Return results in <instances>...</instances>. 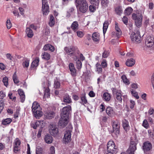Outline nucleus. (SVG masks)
I'll return each mask as SVG.
<instances>
[{"instance_id":"nucleus-39","label":"nucleus","mask_w":154,"mask_h":154,"mask_svg":"<svg viewBox=\"0 0 154 154\" xmlns=\"http://www.w3.org/2000/svg\"><path fill=\"white\" fill-rule=\"evenodd\" d=\"M130 91L131 94L133 96H134L137 99H138L139 98V97L137 92L135 91L133 89H131Z\"/></svg>"},{"instance_id":"nucleus-60","label":"nucleus","mask_w":154,"mask_h":154,"mask_svg":"<svg viewBox=\"0 0 154 154\" xmlns=\"http://www.w3.org/2000/svg\"><path fill=\"white\" fill-rule=\"evenodd\" d=\"M5 96V93L2 91H0V99H3Z\"/></svg>"},{"instance_id":"nucleus-45","label":"nucleus","mask_w":154,"mask_h":154,"mask_svg":"<svg viewBox=\"0 0 154 154\" xmlns=\"http://www.w3.org/2000/svg\"><path fill=\"white\" fill-rule=\"evenodd\" d=\"M91 3L96 6H98L99 4L100 0H89Z\"/></svg>"},{"instance_id":"nucleus-34","label":"nucleus","mask_w":154,"mask_h":154,"mask_svg":"<svg viewBox=\"0 0 154 154\" xmlns=\"http://www.w3.org/2000/svg\"><path fill=\"white\" fill-rule=\"evenodd\" d=\"M50 26L52 27L55 24L54 19V16L51 15L50 16L49 20L48 23Z\"/></svg>"},{"instance_id":"nucleus-3","label":"nucleus","mask_w":154,"mask_h":154,"mask_svg":"<svg viewBox=\"0 0 154 154\" xmlns=\"http://www.w3.org/2000/svg\"><path fill=\"white\" fill-rule=\"evenodd\" d=\"M76 6L78 10L82 13L85 12L88 8V4L86 1H84L81 3L76 5Z\"/></svg>"},{"instance_id":"nucleus-11","label":"nucleus","mask_w":154,"mask_h":154,"mask_svg":"<svg viewBox=\"0 0 154 154\" xmlns=\"http://www.w3.org/2000/svg\"><path fill=\"white\" fill-rule=\"evenodd\" d=\"M68 118L61 117V118L59 122V125L61 126L62 128L65 127L68 123Z\"/></svg>"},{"instance_id":"nucleus-54","label":"nucleus","mask_w":154,"mask_h":154,"mask_svg":"<svg viewBox=\"0 0 154 154\" xmlns=\"http://www.w3.org/2000/svg\"><path fill=\"white\" fill-rule=\"evenodd\" d=\"M97 68V71L98 72V73H99L102 72V69L101 67V66L100 64H97L96 65Z\"/></svg>"},{"instance_id":"nucleus-7","label":"nucleus","mask_w":154,"mask_h":154,"mask_svg":"<svg viewBox=\"0 0 154 154\" xmlns=\"http://www.w3.org/2000/svg\"><path fill=\"white\" fill-rule=\"evenodd\" d=\"M64 49L67 54L72 56V57L75 56V52L77 49L75 47L73 46L65 47Z\"/></svg>"},{"instance_id":"nucleus-47","label":"nucleus","mask_w":154,"mask_h":154,"mask_svg":"<svg viewBox=\"0 0 154 154\" xmlns=\"http://www.w3.org/2000/svg\"><path fill=\"white\" fill-rule=\"evenodd\" d=\"M60 82L57 80H55L54 86L56 88H60Z\"/></svg>"},{"instance_id":"nucleus-44","label":"nucleus","mask_w":154,"mask_h":154,"mask_svg":"<svg viewBox=\"0 0 154 154\" xmlns=\"http://www.w3.org/2000/svg\"><path fill=\"white\" fill-rule=\"evenodd\" d=\"M13 79L14 81V82L15 84H17L18 83L19 81L17 78V75H16V72H15L14 73L13 76Z\"/></svg>"},{"instance_id":"nucleus-37","label":"nucleus","mask_w":154,"mask_h":154,"mask_svg":"<svg viewBox=\"0 0 154 154\" xmlns=\"http://www.w3.org/2000/svg\"><path fill=\"white\" fill-rule=\"evenodd\" d=\"M136 149V147L134 146L133 147L129 146V148L127 150V152L128 154H134V152Z\"/></svg>"},{"instance_id":"nucleus-1","label":"nucleus","mask_w":154,"mask_h":154,"mask_svg":"<svg viewBox=\"0 0 154 154\" xmlns=\"http://www.w3.org/2000/svg\"><path fill=\"white\" fill-rule=\"evenodd\" d=\"M112 91L113 95L114 97L115 104L116 105H119L122 101V91L119 89L116 88H112Z\"/></svg>"},{"instance_id":"nucleus-8","label":"nucleus","mask_w":154,"mask_h":154,"mask_svg":"<svg viewBox=\"0 0 154 154\" xmlns=\"http://www.w3.org/2000/svg\"><path fill=\"white\" fill-rule=\"evenodd\" d=\"M145 45L148 47H152L154 45V38L151 36H147L145 40Z\"/></svg>"},{"instance_id":"nucleus-12","label":"nucleus","mask_w":154,"mask_h":154,"mask_svg":"<svg viewBox=\"0 0 154 154\" xmlns=\"http://www.w3.org/2000/svg\"><path fill=\"white\" fill-rule=\"evenodd\" d=\"M113 131L118 133L119 132V123L117 121L113 122L112 124Z\"/></svg>"},{"instance_id":"nucleus-38","label":"nucleus","mask_w":154,"mask_h":154,"mask_svg":"<svg viewBox=\"0 0 154 154\" xmlns=\"http://www.w3.org/2000/svg\"><path fill=\"white\" fill-rule=\"evenodd\" d=\"M12 121V119L10 118H7L2 121V123L5 125L9 124Z\"/></svg>"},{"instance_id":"nucleus-46","label":"nucleus","mask_w":154,"mask_h":154,"mask_svg":"<svg viewBox=\"0 0 154 154\" xmlns=\"http://www.w3.org/2000/svg\"><path fill=\"white\" fill-rule=\"evenodd\" d=\"M40 122L39 121H37L35 122L32 123L31 124V126L34 129H35L37 128V127L39 126Z\"/></svg>"},{"instance_id":"nucleus-31","label":"nucleus","mask_w":154,"mask_h":154,"mask_svg":"<svg viewBox=\"0 0 154 154\" xmlns=\"http://www.w3.org/2000/svg\"><path fill=\"white\" fill-rule=\"evenodd\" d=\"M81 99V101L80 102V103L84 105L85 104H87L88 102L85 94H83L82 95Z\"/></svg>"},{"instance_id":"nucleus-15","label":"nucleus","mask_w":154,"mask_h":154,"mask_svg":"<svg viewBox=\"0 0 154 154\" xmlns=\"http://www.w3.org/2000/svg\"><path fill=\"white\" fill-rule=\"evenodd\" d=\"M106 114L110 117H112L115 115V112L113 108L108 107L106 109Z\"/></svg>"},{"instance_id":"nucleus-17","label":"nucleus","mask_w":154,"mask_h":154,"mask_svg":"<svg viewBox=\"0 0 154 154\" xmlns=\"http://www.w3.org/2000/svg\"><path fill=\"white\" fill-rule=\"evenodd\" d=\"M72 58L76 61V66L77 68L79 70L81 69L82 67V63L80 60L79 59L78 57L76 56L72 57Z\"/></svg>"},{"instance_id":"nucleus-27","label":"nucleus","mask_w":154,"mask_h":154,"mask_svg":"<svg viewBox=\"0 0 154 154\" xmlns=\"http://www.w3.org/2000/svg\"><path fill=\"white\" fill-rule=\"evenodd\" d=\"M122 125L124 129L127 131L129 128V123L128 121L125 119H124L122 120Z\"/></svg>"},{"instance_id":"nucleus-48","label":"nucleus","mask_w":154,"mask_h":154,"mask_svg":"<svg viewBox=\"0 0 154 154\" xmlns=\"http://www.w3.org/2000/svg\"><path fill=\"white\" fill-rule=\"evenodd\" d=\"M20 144V140L18 138H16L14 140V146H19Z\"/></svg>"},{"instance_id":"nucleus-62","label":"nucleus","mask_w":154,"mask_h":154,"mask_svg":"<svg viewBox=\"0 0 154 154\" xmlns=\"http://www.w3.org/2000/svg\"><path fill=\"white\" fill-rule=\"evenodd\" d=\"M50 152L51 154H55V148L54 146H52L50 148Z\"/></svg>"},{"instance_id":"nucleus-50","label":"nucleus","mask_w":154,"mask_h":154,"mask_svg":"<svg viewBox=\"0 0 154 154\" xmlns=\"http://www.w3.org/2000/svg\"><path fill=\"white\" fill-rule=\"evenodd\" d=\"M142 125L146 128H148L149 127V124L146 120L145 119L144 120L142 124Z\"/></svg>"},{"instance_id":"nucleus-20","label":"nucleus","mask_w":154,"mask_h":154,"mask_svg":"<svg viewBox=\"0 0 154 154\" xmlns=\"http://www.w3.org/2000/svg\"><path fill=\"white\" fill-rule=\"evenodd\" d=\"M69 67L72 76H75L76 75V71L74 64L72 63H70L69 65Z\"/></svg>"},{"instance_id":"nucleus-21","label":"nucleus","mask_w":154,"mask_h":154,"mask_svg":"<svg viewBox=\"0 0 154 154\" xmlns=\"http://www.w3.org/2000/svg\"><path fill=\"white\" fill-rule=\"evenodd\" d=\"M44 140L46 143L50 144L52 142L53 137L51 135L47 134L45 136Z\"/></svg>"},{"instance_id":"nucleus-28","label":"nucleus","mask_w":154,"mask_h":154,"mask_svg":"<svg viewBox=\"0 0 154 154\" xmlns=\"http://www.w3.org/2000/svg\"><path fill=\"white\" fill-rule=\"evenodd\" d=\"M79 25L78 22L76 21H74L72 23L71 28L74 32H76L79 28Z\"/></svg>"},{"instance_id":"nucleus-49","label":"nucleus","mask_w":154,"mask_h":154,"mask_svg":"<svg viewBox=\"0 0 154 154\" xmlns=\"http://www.w3.org/2000/svg\"><path fill=\"white\" fill-rule=\"evenodd\" d=\"M29 65V60H26L23 63V65L24 67H28Z\"/></svg>"},{"instance_id":"nucleus-9","label":"nucleus","mask_w":154,"mask_h":154,"mask_svg":"<svg viewBox=\"0 0 154 154\" xmlns=\"http://www.w3.org/2000/svg\"><path fill=\"white\" fill-rule=\"evenodd\" d=\"M42 10L43 15H47L49 12V7L48 3L45 4V2H43L42 6Z\"/></svg>"},{"instance_id":"nucleus-63","label":"nucleus","mask_w":154,"mask_h":154,"mask_svg":"<svg viewBox=\"0 0 154 154\" xmlns=\"http://www.w3.org/2000/svg\"><path fill=\"white\" fill-rule=\"evenodd\" d=\"M20 150L19 146H14V151L15 153H16Z\"/></svg>"},{"instance_id":"nucleus-35","label":"nucleus","mask_w":154,"mask_h":154,"mask_svg":"<svg viewBox=\"0 0 154 154\" xmlns=\"http://www.w3.org/2000/svg\"><path fill=\"white\" fill-rule=\"evenodd\" d=\"M39 60L38 57H36L35 60L32 62L31 64V66L32 67H37L38 65Z\"/></svg>"},{"instance_id":"nucleus-57","label":"nucleus","mask_w":154,"mask_h":154,"mask_svg":"<svg viewBox=\"0 0 154 154\" xmlns=\"http://www.w3.org/2000/svg\"><path fill=\"white\" fill-rule=\"evenodd\" d=\"M8 96L9 97L10 99L12 100H13L14 101L16 100V97L15 96L13 97L12 93L11 92H9L8 94Z\"/></svg>"},{"instance_id":"nucleus-23","label":"nucleus","mask_w":154,"mask_h":154,"mask_svg":"<svg viewBox=\"0 0 154 154\" xmlns=\"http://www.w3.org/2000/svg\"><path fill=\"white\" fill-rule=\"evenodd\" d=\"M41 109V108L39 104L37 102L35 101L33 103L32 107V112Z\"/></svg>"},{"instance_id":"nucleus-33","label":"nucleus","mask_w":154,"mask_h":154,"mask_svg":"<svg viewBox=\"0 0 154 154\" xmlns=\"http://www.w3.org/2000/svg\"><path fill=\"white\" fill-rule=\"evenodd\" d=\"M115 28L116 32V35L117 37L120 36L122 34V32L118 26V24L116 22L115 24Z\"/></svg>"},{"instance_id":"nucleus-36","label":"nucleus","mask_w":154,"mask_h":154,"mask_svg":"<svg viewBox=\"0 0 154 154\" xmlns=\"http://www.w3.org/2000/svg\"><path fill=\"white\" fill-rule=\"evenodd\" d=\"M109 25V21L108 20L105 21L103 24V32L104 34L106 33L108 28Z\"/></svg>"},{"instance_id":"nucleus-6","label":"nucleus","mask_w":154,"mask_h":154,"mask_svg":"<svg viewBox=\"0 0 154 154\" xmlns=\"http://www.w3.org/2000/svg\"><path fill=\"white\" fill-rule=\"evenodd\" d=\"M132 41L133 42L140 43L141 41V37L140 32L137 31L135 33H132L130 36Z\"/></svg>"},{"instance_id":"nucleus-42","label":"nucleus","mask_w":154,"mask_h":154,"mask_svg":"<svg viewBox=\"0 0 154 154\" xmlns=\"http://www.w3.org/2000/svg\"><path fill=\"white\" fill-rule=\"evenodd\" d=\"M44 95L45 98L48 97L50 95V90L48 88H47L44 90Z\"/></svg>"},{"instance_id":"nucleus-26","label":"nucleus","mask_w":154,"mask_h":154,"mask_svg":"<svg viewBox=\"0 0 154 154\" xmlns=\"http://www.w3.org/2000/svg\"><path fill=\"white\" fill-rule=\"evenodd\" d=\"M54 116L55 113L52 111H48L45 114V116L48 119H51L54 117Z\"/></svg>"},{"instance_id":"nucleus-64","label":"nucleus","mask_w":154,"mask_h":154,"mask_svg":"<svg viewBox=\"0 0 154 154\" xmlns=\"http://www.w3.org/2000/svg\"><path fill=\"white\" fill-rule=\"evenodd\" d=\"M151 80L152 87L154 89V73L152 74L151 76Z\"/></svg>"},{"instance_id":"nucleus-43","label":"nucleus","mask_w":154,"mask_h":154,"mask_svg":"<svg viewBox=\"0 0 154 154\" xmlns=\"http://www.w3.org/2000/svg\"><path fill=\"white\" fill-rule=\"evenodd\" d=\"M115 11L117 14L120 15L122 12V8L119 6L116 7L115 9Z\"/></svg>"},{"instance_id":"nucleus-52","label":"nucleus","mask_w":154,"mask_h":154,"mask_svg":"<svg viewBox=\"0 0 154 154\" xmlns=\"http://www.w3.org/2000/svg\"><path fill=\"white\" fill-rule=\"evenodd\" d=\"M6 25L7 28L9 29L11 28L12 26V24L9 19H8L6 22Z\"/></svg>"},{"instance_id":"nucleus-10","label":"nucleus","mask_w":154,"mask_h":154,"mask_svg":"<svg viewBox=\"0 0 154 154\" xmlns=\"http://www.w3.org/2000/svg\"><path fill=\"white\" fill-rule=\"evenodd\" d=\"M49 132L52 135L55 136L58 133V129L57 127L54 125H51L49 129Z\"/></svg>"},{"instance_id":"nucleus-14","label":"nucleus","mask_w":154,"mask_h":154,"mask_svg":"<svg viewBox=\"0 0 154 154\" xmlns=\"http://www.w3.org/2000/svg\"><path fill=\"white\" fill-rule=\"evenodd\" d=\"M71 137V131L70 130L66 131L64 136V140L65 142H68L70 140Z\"/></svg>"},{"instance_id":"nucleus-24","label":"nucleus","mask_w":154,"mask_h":154,"mask_svg":"<svg viewBox=\"0 0 154 154\" xmlns=\"http://www.w3.org/2000/svg\"><path fill=\"white\" fill-rule=\"evenodd\" d=\"M41 56L43 59L46 60H49L51 57L50 54L47 52H42Z\"/></svg>"},{"instance_id":"nucleus-22","label":"nucleus","mask_w":154,"mask_h":154,"mask_svg":"<svg viewBox=\"0 0 154 154\" xmlns=\"http://www.w3.org/2000/svg\"><path fill=\"white\" fill-rule=\"evenodd\" d=\"M102 97L103 100L108 102L111 99V95L108 92H105L103 94Z\"/></svg>"},{"instance_id":"nucleus-13","label":"nucleus","mask_w":154,"mask_h":154,"mask_svg":"<svg viewBox=\"0 0 154 154\" xmlns=\"http://www.w3.org/2000/svg\"><path fill=\"white\" fill-rule=\"evenodd\" d=\"M143 147V149L145 152L150 150L152 148V146L150 143L146 141L144 143Z\"/></svg>"},{"instance_id":"nucleus-55","label":"nucleus","mask_w":154,"mask_h":154,"mask_svg":"<svg viewBox=\"0 0 154 154\" xmlns=\"http://www.w3.org/2000/svg\"><path fill=\"white\" fill-rule=\"evenodd\" d=\"M89 10L91 12H94L96 10V7L93 5H90L89 7Z\"/></svg>"},{"instance_id":"nucleus-30","label":"nucleus","mask_w":154,"mask_h":154,"mask_svg":"<svg viewBox=\"0 0 154 154\" xmlns=\"http://www.w3.org/2000/svg\"><path fill=\"white\" fill-rule=\"evenodd\" d=\"M92 38L94 42H98L100 39V35L97 33L95 32L92 34Z\"/></svg>"},{"instance_id":"nucleus-5","label":"nucleus","mask_w":154,"mask_h":154,"mask_svg":"<svg viewBox=\"0 0 154 154\" xmlns=\"http://www.w3.org/2000/svg\"><path fill=\"white\" fill-rule=\"evenodd\" d=\"M71 107L69 105L63 107L62 108L61 113V117L69 118V114L71 111Z\"/></svg>"},{"instance_id":"nucleus-16","label":"nucleus","mask_w":154,"mask_h":154,"mask_svg":"<svg viewBox=\"0 0 154 154\" xmlns=\"http://www.w3.org/2000/svg\"><path fill=\"white\" fill-rule=\"evenodd\" d=\"M43 49L45 51H49L53 52L55 50V47L50 44H47L45 45L43 48Z\"/></svg>"},{"instance_id":"nucleus-58","label":"nucleus","mask_w":154,"mask_h":154,"mask_svg":"<svg viewBox=\"0 0 154 154\" xmlns=\"http://www.w3.org/2000/svg\"><path fill=\"white\" fill-rule=\"evenodd\" d=\"M77 35L80 38H82L84 35L83 33L81 31H78L76 32Z\"/></svg>"},{"instance_id":"nucleus-53","label":"nucleus","mask_w":154,"mask_h":154,"mask_svg":"<svg viewBox=\"0 0 154 154\" xmlns=\"http://www.w3.org/2000/svg\"><path fill=\"white\" fill-rule=\"evenodd\" d=\"M108 4V0H102L101 2V4L103 6L106 7L107 6Z\"/></svg>"},{"instance_id":"nucleus-61","label":"nucleus","mask_w":154,"mask_h":154,"mask_svg":"<svg viewBox=\"0 0 154 154\" xmlns=\"http://www.w3.org/2000/svg\"><path fill=\"white\" fill-rule=\"evenodd\" d=\"M122 21L124 24L127 25L128 22V18L124 16L122 19Z\"/></svg>"},{"instance_id":"nucleus-29","label":"nucleus","mask_w":154,"mask_h":154,"mask_svg":"<svg viewBox=\"0 0 154 154\" xmlns=\"http://www.w3.org/2000/svg\"><path fill=\"white\" fill-rule=\"evenodd\" d=\"M18 92L20 96L21 102H23L25 99V96L23 90L21 89H18Z\"/></svg>"},{"instance_id":"nucleus-56","label":"nucleus","mask_w":154,"mask_h":154,"mask_svg":"<svg viewBox=\"0 0 154 154\" xmlns=\"http://www.w3.org/2000/svg\"><path fill=\"white\" fill-rule=\"evenodd\" d=\"M109 52L107 51H104L103 53L102 57L104 58H107L109 55Z\"/></svg>"},{"instance_id":"nucleus-2","label":"nucleus","mask_w":154,"mask_h":154,"mask_svg":"<svg viewBox=\"0 0 154 154\" xmlns=\"http://www.w3.org/2000/svg\"><path fill=\"white\" fill-rule=\"evenodd\" d=\"M107 148L108 152L112 154H116L118 151L117 147L115 145L114 142L112 140H110L108 142Z\"/></svg>"},{"instance_id":"nucleus-51","label":"nucleus","mask_w":154,"mask_h":154,"mask_svg":"<svg viewBox=\"0 0 154 154\" xmlns=\"http://www.w3.org/2000/svg\"><path fill=\"white\" fill-rule=\"evenodd\" d=\"M2 81L4 84V85L6 86H7L8 84V79L7 77L6 76H5L4 77Z\"/></svg>"},{"instance_id":"nucleus-59","label":"nucleus","mask_w":154,"mask_h":154,"mask_svg":"<svg viewBox=\"0 0 154 154\" xmlns=\"http://www.w3.org/2000/svg\"><path fill=\"white\" fill-rule=\"evenodd\" d=\"M130 108L131 109H133L134 107V105L135 104V102L134 101L131 100L130 101Z\"/></svg>"},{"instance_id":"nucleus-4","label":"nucleus","mask_w":154,"mask_h":154,"mask_svg":"<svg viewBox=\"0 0 154 154\" xmlns=\"http://www.w3.org/2000/svg\"><path fill=\"white\" fill-rule=\"evenodd\" d=\"M132 18L135 20V23L136 26L139 27L141 26L142 20V15L141 14L138 13L133 14H132Z\"/></svg>"},{"instance_id":"nucleus-41","label":"nucleus","mask_w":154,"mask_h":154,"mask_svg":"<svg viewBox=\"0 0 154 154\" xmlns=\"http://www.w3.org/2000/svg\"><path fill=\"white\" fill-rule=\"evenodd\" d=\"M121 78L123 82L126 85H129L130 83L129 80L127 79L126 76L125 75H123L122 76Z\"/></svg>"},{"instance_id":"nucleus-18","label":"nucleus","mask_w":154,"mask_h":154,"mask_svg":"<svg viewBox=\"0 0 154 154\" xmlns=\"http://www.w3.org/2000/svg\"><path fill=\"white\" fill-rule=\"evenodd\" d=\"M42 109L37 110L32 112L34 116L36 119H39V117L42 116L43 114L42 111Z\"/></svg>"},{"instance_id":"nucleus-40","label":"nucleus","mask_w":154,"mask_h":154,"mask_svg":"<svg viewBox=\"0 0 154 154\" xmlns=\"http://www.w3.org/2000/svg\"><path fill=\"white\" fill-rule=\"evenodd\" d=\"M133 9L131 7H128L125 10V15H129L132 12Z\"/></svg>"},{"instance_id":"nucleus-19","label":"nucleus","mask_w":154,"mask_h":154,"mask_svg":"<svg viewBox=\"0 0 154 154\" xmlns=\"http://www.w3.org/2000/svg\"><path fill=\"white\" fill-rule=\"evenodd\" d=\"M63 101L66 104H69L72 102V100L69 96L66 94L64 95L63 98Z\"/></svg>"},{"instance_id":"nucleus-25","label":"nucleus","mask_w":154,"mask_h":154,"mask_svg":"<svg viewBox=\"0 0 154 154\" xmlns=\"http://www.w3.org/2000/svg\"><path fill=\"white\" fill-rule=\"evenodd\" d=\"M135 60L133 58L128 59L126 62V65L128 67H132L135 64Z\"/></svg>"},{"instance_id":"nucleus-32","label":"nucleus","mask_w":154,"mask_h":154,"mask_svg":"<svg viewBox=\"0 0 154 154\" xmlns=\"http://www.w3.org/2000/svg\"><path fill=\"white\" fill-rule=\"evenodd\" d=\"M26 32L28 37L31 38L33 36V33L32 30L30 28H26Z\"/></svg>"}]
</instances>
